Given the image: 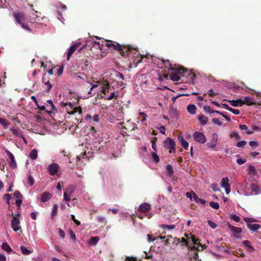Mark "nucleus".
Segmentation results:
<instances>
[{"instance_id": "obj_12", "label": "nucleus", "mask_w": 261, "mask_h": 261, "mask_svg": "<svg viewBox=\"0 0 261 261\" xmlns=\"http://www.w3.org/2000/svg\"><path fill=\"white\" fill-rule=\"evenodd\" d=\"M229 179L227 177L223 178L221 181V186L225 188L226 193L228 194L230 192V186L228 183Z\"/></svg>"}, {"instance_id": "obj_61", "label": "nucleus", "mask_w": 261, "mask_h": 261, "mask_svg": "<svg viewBox=\"0 0 261 261\" xmlns=\"http://www.w3.org/2000/svg\"><path fill=\"white\" fill-rule=\"evenodd\" d=\"M203 109L206 112L212 113L213 110L212 109L211 107L208 106H205L203 107Z\"/></svg>"}, {"instance_id": "obj_62", "label": "nucleus", "mask_w": 261, "mask_h": 261, "mask_svg": "<svg viewBox=\"0 0 261 261\" xmlns=\"http://www.w3.org/2000/svg\"><path fill=\"white\" fill-rule=\"evenodd\" d=\"M14 196L16 197V198H17V199H20V198H21L22 197V196L21 194L18 191H16L15 192V193L14 194Z\"/></svg>"}, {"instance_id": "obj_26", "label": "nucleus", "mask_w": 261, "mask_h": 261, "mask_svg": "<svg viewBox=\"0 0 261 261\" xmlns=\"http://www.w3.org/2000/svg\"><path fill=\"white\" fill-rule=\"evenodd\" d=\"M248 171V174L252 176L256 175L257 173V170H256L255 167L252 165L249 166Z\"/></svg>"}, {"instance_id": "obj_40", "label": "nucleus", "mask_w": 261, "mask_h": 261, "mask_svg": "<svg viewBox=\"0 0 261 261\" xmlns=\"http://www.w3.org/2000/svg\"><path fill=\"white\" fill-rule=\"evenodd\" d=\"M251 128H252V129L250 130V129H248L247 130V131L246 132V133L248 134V135H250V134H252L253 133L254 131L255 130H257L259 128V127L255 125H251Z\"/></svg>"}, {"instance_id": "obj_29", "label": "nucleus", "mask_w": 261, "mask_h": 261, "mask_svg": "<svg viewBox=\"0 0 261 261\" xmlns=\"http://www.w3.org/2000/svg\"><path fill=\"white\" fill-rule=\"evenodd\" d=\"M196 107L193 104L188 106L187 110L188 112L191 114H195L196 113Z\"/></svg>"}, {"instance_id": "obj_49", "label": "nucleus", "mask_w": 261, "mask_h": 261, "mask_svg": "<svg viewBox=\"0 0 261 261\" xmlns=\"http://www.w3.org/2000/svg\"><path fill=\"white\" fill-rule=\"evenodd\" d=\"M230 219L234 220L237 222H239L240 221V217L236 214L231 215L230 217Z\"/></svg>"}, {"instance_id": "obj_54", "label": "nucleus", "mask_w": 261, "mask_h": 261, "mask_svg": "<svg viewBox=\"0 0 261 261\" xmlns=\"http://www.w3.org/2000/svg\"><path fill=\"white\" fill-rule=\"evenodd\" d=\"M212 122L215 124H217L219 126H221L222 125V122L218 118H213L212 119Z\"/></svg>"}, {"instance_id": "obj_37", "label": "nucleus", "mask_w": 261, "mask_h": 261, "mask_svg": "<svg viewBox=\"0 0 261 261\" xmlns=\"http://www.w3.org/2000/svg\"><path fill=\"white\" fill-rule=\"evenodd\" d=\"M38 156V152L37 150L33 149L32 150L30 153V158L32 160H35L37 158Z\"/></svg>"}, {"instance_id": "obj_27", "label": "nucleus", "mask_w": 261, "mask_h": 261, "mask_svg": "<svg viewBox=\"0 0 261 261\" xmlns=\"http://www.w3.org/2000/svg\"><path fill=\"white\" fill-rule=\"evenodd\" d=\"M243 101L244 102V104H246L248 106H252L256 104V103L253 101L251 98L247 96L244 97V99L243 100Z\"/></svg>"}, {"instance_id": "obj_34", "label": "nucleus", "mask_w": 261, "mask_h": 261, "mask_svg": "<svg viewBox=\"0 0 261 261\" xmlns=\"http://www.w3.org/2000/svg\"><path fill=\"white\" fill-rule=\"evenodd\" d=\"M99 240V238L97 236L92 237V238H91V239L89 240V244L90 245H95L98 243Z\"/></svg>"}, {"instance_id": "obj_13", "label": "nucleus", "mask_w": 261, "mask_h": 261, "mask_svg": "<svg viewBox=\"0 0 261 261\" xmlns=\"http://www.w3.org/2000/svg\"><path fill=\"white\" fill-rule=\"evenodd\" d=\"M42 82L46 86L47 92H49L53 86L50 84L48 75L46 73L43 74L42 79Z\"/></svg>"}, {"instance_id": "obj_21", "label": "nucleus", "mask_w": 261, "mask_h": 261, "mask_svg": "<svg viewBox=\"0 0 261 261\" xmlns=\"http://www.w3.org/2000/svg\"><path fill=\"white\" fill-rule=\"evenodd\" d=\"M51 194L48 192H43L41 194V200L43 202L48 201L51 198Z\"/></svg>"}, {"instance_id": "obj_18", "label": "nucleus", "mask_w": 261, "mask_h": 261, "mask_svg": "<svg viewBox=\"0 0 261 261\" xmlns=\"http://www.w3.org/2000/svg\"><path fill=\"white\" fill-rule=\"evenodd\" d=\"M81 45V43H77L76 44H75L73 45H72L68 51V54H67V59L68 61L70 59V57L71 56V55H72V54L74 53V51L76 50L77 49V48L79 47V46Z\"/></svg>"}, {"instance_id": "obj_3", "label": "nucleus", "mask_w": 261, "mask_h": 261, "mask_svg": "<svg viewBox=\"0 0 261 261\" xmlns=\"http://www.w3.org/2000/svg\"><path fill=\"white\" fill-rule=\"evenodd\" d=\"M60 105L63 108H66L67 113L70 115L74 114L77 112H79L80 114H82V109L81 107L73 108V106L71 102H61Z\"/></svg>"}, {"instance_id": "obj_48", "label": "nucleus", "mask_w": 261, "mask_h": 261, "mask_svg": "<svg viewBox=\"0 0 261 261\" xmlns=\"http://www.w3.org/2000/svg\"><path fill=\"white\" fill-rule=\"evenodd\" d=\"M163 63L165 65H166L167 64H169V69L171 70H175V69L172 66V65L169 62V61L168 60H163Z\"/></svg>"}, {"instance_id": "obj_60", "label": "nucleus", "mask_w": 261, "mask_h": 261, "mask_svg": "<svg viewBox=\"0 0 261 261\" xmlns=\"http://www.w3.org/2000/svg\"><path fill=\"white\" fill-rule=\"evenodd\" d=\"M207 223H208L209 226L213 229L216 228L217 226V225L215 223L213 222L212 221L208 220V221H207Z\"/></svg>"}, {"instance_id": "obj_24", "label": "nucleus", "mask_w": 261, "mask_h": 261, "mask_svg": "<svg viewBox=\"0 0 261 261\" xmlns=\"http://www.w3.org/2000/svg\"><path fill=\"white\" fill-rule=\"evenodd\" d=\"M229 229L234 233H240L242 231V229L241 227H237L233 226L229 224H228Z\"/></svg>"}, {"instance_id": "obj_58", "label": "nucleus", "mask_w": 261, "mask_h": 261, "mask_svg": "<svg viewBox=\"0 0 261 261\" xmlns=\"http://www.w3.org/2000/svg\"><path fill=\"white\" fill-rule=\"evenodd\" d=\"M251 189L252 190L255 192L256 194H258L259 192V188L257 186L254 185V184L252 185Z\"/></svg>"}, {"instance_id": "obj_16", "label": "nucleus", "mask_w": 261, "mask_h": 261, "mask_svg": "<svg viewBox=\"0 0 261 261\" xmlns=\"http://www.w3.org/2000/svg\"><path fill=\"white\" fill-rule=\"evenodd\" d=\"M38 14H40L41 13L35 11V13L31 16L30 20L32 23H40V21L42 19V18L39 16Z\"/></svg>"}, {"instance_id": "obj_45", "label": "nucleus", "mask_w": 261, "mask_h": 261, "mask_svg": "<svg viewBox=\"0 0 261 261\" xmlns=\"http://www.w3.org/2000/svg\"><path fill=\"white\" fill-rule=\"evenodd\" d=\"M211 188L215 192H218L220 191L218 185L217 183H213L211 185Z\"/></svg>"}, {"instance_id": "obj_15", "label": "nucleus", "mask_w": 261, "mask_h": 261, "mask_svg": "<svg viewBox=\"0 0 261 261\" xmlns=\"http://www.w3.org/2000/svg\"><path fill=\"white\" fill-rule=\"evenodd\" d=\"M182 69H178L176 70L174 72L170 75V79L172 81L177 82L180 80L181 76V71Z\"/></svg>"}, {"instance_id": "obj_39", "label": "nucleus", "mask_w": 261, "mask_h": 261, "mask_svg": "<svg viewBox=\"0 0 261 261\" xmlns=\"http://www.w3.org/2000/svg\"><path fill=\"white\" fill-rule=\"evenodd\" d=\"M189 247V248H191V249L193 251H199L200 250H202L204 248V247H205L206 246H197L198 247L196 249V246H187Z\"/></svg>"}, {"instance_id": "obj_20", "label": "nucleus", "mask_w": 261, "mask_h": 261, "mask_svg": "<svg viewBox=\"0 0 261 261\" xmlns=\"http://www.w3.org/2000/svg\"><path fill=\"white\" fill-rule=\"evenodd\" d=\"M115 77L118 81V84L120 86L124 85L123 81L124 80V77L123 75L121 73L117 71L115 72Z\"/></svg>"}, {"instance_id": "obj_2", "label": "nucleus", "mask_w": 261, "mask_h": 261, "mask_svg": "<svg viewBox=\"0 0 261 261\" xmlns=\"http://www.w3.org/2000/svg\"><path fill=\"white\" fill-rule=\"evenodd\" d=\"M172 238H166L165 237H162L158 234H148L147 235V240L148 243L155 244H163V245H170V241Z\"/></svg>"}, {"instance_id": "obj_63", "label": "nucleus", "mask_w": 261, "mask_h": 261, "mask_svg": "<svg viewBox=\"0 0 261 261\" xmlns=\"http://www.w3.org/2000/svg\"><path fill=\"white\" fill-rule=\"evenodd\" d=\"M237 162L239 165H242L246 162V160L245 159L240 158L237 159Z\"/></svg>"}, {"instance_id": "obj_55", "label": "nucleus", "mask_w": 261, "mask_h": 261, "mask_svg": "<svg viewBox=\"0 0 261 261\" xmlns=\"http://www.w3.org/2000/svg\"><path fill=\"white\" fill-rule=\"evenodd\" d=\"M230 136L231 138L234 137L235 139L237 140H239L241 139L240 135L237 132H234L232 134H231Z\"/></svg>"}, {"instance_id": "obj_64", "label": "nucleus", "mask_w": 261, "mask_h": 261, "mask_svg": "<svg viewBox=\"0 0 261 261\" xmlns=\"http://www.w3.org/2000/svg\"><path fill=\"white\" fill-rule=\"evenodd\" d=\"M28 184L31 186H32L34 184V180L32 176H29L28 177Z\"/></svg>"}, {"instance_id": "obj_43", "label": "nucleus", "mask_w": 261, "mask_h": 261, "mask_svg": "<svg viewBox=\"0 0 261 261\" xmlns=\"http://www.w3.org/2000/svg\"><path fill=\"white\" fill-rule=\"evenodd\" d=\"M157 141V138L154 137L151 140L152 148L155 151H157V148L156 146V142Z\"/></svg>"}, {"instance_id": "obj_42", "label": "nucleus", "mask_w": 261, "mask_h": 261, "mask_svg": "<svg viewBox=\"0 0 261 261\" xmlns=\"http://www.w3.org/2000/svg\"><path fill=\"white\" fill-rule=\"evenodd\" d=\"M156 246H150V251H149V252L148 253H147L146 252H145L146 255V257L147 258H150L152 257V252L153 251H154V248Z\"/></svg>"}, {"instance_id": "obj_9", "label": "nucleus", "mask_w": 261, "mask_h": 261, "mask_svg": "<svg viewBox=\"0 0 261 261\" xmlns=\"http://www.w3.org/2000/svg\"><path fill=\"white\" fill-rule=\"evenodd\" d=\"M59 169V165L56 163H53L48 165V171L50 175L54 176L57 173Z\"/></svg>"}, {"instance_id": "obj_14", "label": "nucleus", "mask_w": 261, "mask_h": 261, "mask_svg": "<svg viewBox=\"0 0 261 261\" xmlns=\"http://www.w3.org/2000/svg\"><path fill=\"white\" fill-rule=\"evenodd\" d=\"M13 16L15 19L16 21L19 24L22 23L25 21L24 14L22 12L14 13Z\"/></svg>"}, {"instance_id": "obj_19", "label": "nucleus", "mask_w": 261, "mask_h": 261, "mask_svg": "<svg viewBox=\"0 0 261 261\" xmlns=\"http://www.w3.org/2000/svg\"><path fill=\"white\" fill-rule=\"evenodd\" d=\"M151 208L150 205L148 203H142L139 207L138 210L143 213H145L149 211Z\"/></svg>"}, {"instance_id": "obj_30", "label": "nucleus", "mask_w": 261, "mask_h": 261, "mask_svg": "<svg viewBox=\"0 0 261 261\" xmlns=\"http://www.w3.org/2000/svg\"><path fill=\"white\" fill-rule=\"evenodd\" d=\"M166 169L167 176L169 177L172 176L173 175V169L172 166L171 165L168 164L166 166Z\"/></svg>"}, {"instance_id": "obj_33", "label": "nucleus", "mask_w": 261, "mask_h": 261, "mask_svg": "<svg viewBox=\"0 0 261 261\" xmlns=\"http://www.w3.org/2000/svg\"><path fill=\"white\" fill-rule=\"evenodd\" d=\"M219 250L222 252V253L229 254L230 251L229 248L225 247V246H218Z\"/></svg>"}, {"instance_id": "obj_23", "label": "nucleus", "mask_w": 261, "mask_h": 261, "mask_svg": "<svg viewBox=\"0 0 261 261\" xmlns=\"http://www.w3.org/2000/svg\"><path fill=\"white\" fill-rule=\"evenodd\" d=\"M10 130L13 133V134L17 137L20 138L21 137H22V135H23V132L20 130L19 128H13Z\"/></svg>"}, {"instance_id": "obj_17", "label": "nucleus", "mask_w": 261, "mask_h": 261, "mask_svg": "<svg viewBox=\"0 0 261 261\" xmlns=\"http://www.w3.org/2000/svg\"><path fill=\"white\" fill-rule=\"evenodd\" d=\"M186 237L187 238V245H188V244L191 242L193 243V245H202L200 243L197 242L198 239L194 236L190 234V236L186 235Z\"/></svg>"}, {"instance_id": "obj_28", "label": "nucleus", "mask_w": 261, "mask_h": 261, "mask_svg": "<svg viewBox=\"0 0 261 261\" xmlns=\"http://www.w3.org/2000/svg\"><path fill=\"white\" fill-rule=\"evenodd\" d=\"M111 92V95L109 96H106V97H105V99H107L108 100H111L113 98H115V99L117 98V97L118 96V92H115V91H111V92Z\"/></svg>"}, {"instance_id": "obj_53", "label": "nucleus", "mask_w": 261, "mask_h": 261, "mask_svg": "<svg viewBox=\"0 0 261 261\" xmlns=\"http://www.w3.org/2000/svg\"><path fill=\"white\" fill-rule=\"evenodd\" d=\"M3 250L7 251L8 253H11L12 249L11 248L10 246H1Z\"/></svg>"}, {"instance_id": "obj_35", "label": "nucleus", "mask_w": 261, "mask_h": 261, "mask_svg": "<svg viewBox=\"0 0 261 261\" xmlns=\"http://www.w3.org/2000/svg\"><path fill=\"white\" fill-rule=\"evenodd\" d=\"M21 250L23 254L28 255L32 253V250L27 249L24 246H21Z\"/></svg>"}, {"instance_id": "obj_44", "label": "nucleus", "mask_w": 261, "mask_h": 261, "mask_svg": "<svg viewBox=\"0 0 261 261\" xmlns=\"http://www.w3.org/2000/svg\"><path fill=\"white\" fill-rule=\"evenodd\" d=\"M151 158H152V160L155 163H158L159 162V161H160L159 157L156 153H155L154 152H151Z\"/></svg>"}, {"instance_id": "obj_41", "label": "nucleus", "mask_w": 261, "mask_h": 261, "mask_svg": "<svg viewBox=\"0 0 261 261\" xmlns=\"http://www.w3.org/2000/svg\"><path fill=\"white\" fill-rule=\"evenodd\" d=\"M10 162L9 163L10 166L13 169L16 168L17 167V164H16V162L15 160L14 156H13L11 158H10Z\"/></svg>"}, {"instance_id": "obj_47", "label": "nucleus", "mask_w": 261, "mask_h": 261, "mask_svg": "<svg viewBox=\"0 0 261 261\" xmlns=\"http://www.w3.org/2000/svg\"><path fill=\"white\" fill-rule=\"evenodd\" d=\"M97 219L99 222L103 223L104 226L106 225L107 222L105 217L99 216L97 217Z\"/></svg>"}, {"instance_id": "obj_7", "label": "nucleus", "mask_w": 261, "mask_h": 261, "mask_svg": "<svg viewBox=\"0 0 261 261\" xmlns=\"http://www.w3.org/2000/svg\"><path fill=\"white\" fill-rule=\"evenodd\" d=\"M193 136L195 141L201 144H204L206 141V137L202 132H195Z\"/></svg>"}, {"instance_id": "obj_11", "label": "nucleus", "mask_w": 261, "mask_h": 261, "mask_svg": "<svg viewBox=\"0 0 261 261\" xmlns=\"http://www.w3.org/2000/svg\"><path fill=\"white\" fill-rule=\"evenodd\" d=\"M218 140V137L216 133L212 135V138L210 142L207 143L206 145L210 149H214L217 146V143Z\"/></svg>"}, {"instance_id": "obj_38", "label": "nucleus", "mask_w": 261, "mask_h": 261, "mask_svg": "<svg viewBox=\"0 0 261 261\" xmlns=\"http://www.w3.org/2000/svg\"><path fill=\"white\" fill-rule=\"evenodd\" d=\"M91 43L93 47H95L96 48H99L100 50L102 49V48L104 46V44H101L100 43L96 41H93Z\"/></svg>"}, {"instance_id": "obj_4", "label": "nucleus", "mask_w": 261, "mask_h": 261, "mask_svg": "<svg viewBox=\"0 0 261 261\" xmlns=\"http://www.w3.org/2000/svg\"><path fill=\"white\" fill-rule=\"evenodd\" d=\"M175 142L170 137H167L163 142L164 147L167 149H169V152L171 153L175 152Z\"/></svg>"}, {"instance_id": "obj_59", "label": "nucleus", "mask_w": 261, "mask_h": 261, "mask_svg": "<svg viewBox=\"0 0 261 261\" xmlns=\"http://www.w3.org/2000/svg\"><path fill=\"white\" fill-rule=\"evenodd\" d=\"M207 94L211 97H214V96L218 95V93L215 92L213 89H210L208 91Z\"/></svg>"}, {"instance_id": "obj_57", "label": "nucleus", "mask_w": 261, "mask_h": 261, "mask_svg": "<svg viewBox=\"0 0 261 261\" xmlns=\"http://www.w3.org/2000/svg\"><path fill=\"white\" fill-rule=\"evenodd\" d=\"M139 116L142 117V119L141 120V121L144 122L146 120L147 115L144 112H139Z\"/></svg>"}, {"instance_id": "obj_31", "label": "nucleus", "mask_w": 261, "mask_h": 261, "mask_svg": "<svg viewBox=\"0 0 261 261\" xmlns=\"http://www.w3.org/2000/svg\"><path fill=\"white\" fill-rule=\"evenodd\" d=\"M198 119L200 123L202 125H205L207 122L208 118L202 114L199 115L198 116Z\"/></svg>"}, {"instance_id": "obj_8", "label": "nucleus", "mask_w": 261, "mask_h": 261, "mask_svg": "<svg viewBox=\"0 0 261 261\" xmlns=\"http://www.w3.org/2000/svg\"><path fill=\"white\" fill-rule=\"evenodd\" d=\"M179 69H182V70L181 71V76L188 77L192 81H194L195 79L196 75L191 71H189L187 69H185L182 67H181Z\"/></svg>"}, {"instance_id": "obj_32", "label": "nucleus", "mask_w": 261, "mask_h": 261, "mask_svg": "<svg viewBox=\"0 0 261 261\" xmlns=\"http://www.w3.org/2000/svg\"><path fill=\"white\" fill-rule=\"evenodd\" d=\"M58 206L57 204H54L51 213V218L54 219V217L57 215Z\"/></svg>"}, {"instance_id": "obj_6", "label": "nucleus", "mask_w": 261, "mask_h": 261, "mask_svg": "<svg viewBox=\"0 0 261 261\" xmlns=\"http://www.w3.org/2000/svg\"><path fill=\"white\" fill-rule=\"evenodd\" d=\"M19 215L20 214L18 213L16 216H13L11 221L12 228L15 231H17L21 229L19 219L17 217V216H19Z\"/></svg>"}, {"instance_id": "obj_5", "label": "nucleus", "mask_w": 261, "mask_h": 261, "mask_svg": "<svg viewBox=\"0 0 261 261\" xmlns=\"http://www.w3.org/2000/svg\"><path fill=\"white\" fill-rule=\"evenodd\" d=\"M244 220L247 223V227L252 232H255L260 228V225L256 223H252L251 219L249 218H244Z\"/></svg>"}, {"instance_id": "obj_51", "label": "nucleus", "mask_w": 261, "mask_h": 261, "mask_svg": "<svg viewBox=\"0 0 261 261\" xmlns=\"http://www.w3.org/2000/svg\"><path fill=\"white\" fill-rule=\"evenodd\" d=\"M247 144L246 141H241L238 142L236 144L237 147H243Z\"/></svg>"}, {"instance_id": "obj_56", "label": "nucleus", "mask_w": 261, "mask_h": 261, "mask_svg": "<svg viewBox=\"0 0 261 261\" xmlns=\"http://www.w3.org/2000/svg\"><path fill=\"white\" fill-rule=\"evenodd\" d=\"M175 227V226L174 225H162V228H164V229H165V228H168L170 230H172L173 229H174Z\"/></svg>"}, {"instance_id": "obj_52", "label": "nucleus", "mask_w": 261, "mask_h": 261, "mask_svg": "<svg viewBox=\"0 0 261 261\" xmlns=\"http://www.w3.org/2000/svg\"><path fill=\"white\" fill-rule=\"evenodd\" d=\"M47 102L50 105V107H51V108L53 111H55V112H57V109L56 108V107L53 103V101L51 99L47 100Z\"/></svg>"}, {"instance_id": "obj_36", "label": "nucleus", "mask_w": 261, "mask_h": 261, "mask_svg": "<svg viewBox=\"0 0 261 261\" xmlns=\"http://www.w3.org/2000/svg\"><path fill=\"white\" fill-rule=\"evenodd\" d=\"M196 202H200L202 204H205L206 201L204 199L199 198L196 194H194V198L193 199Z\"/></svg>"}, {"instance_id": "obj_25", "label": "nucleus", "mask_w": 261, "mask_h": 261, "mask_svg": "<svg viewBox=\"0 0 261 261\" xmlns=\"http://www.w3.org/2000/svg\"><path fill=\"white\" fill-rule=\"evenodd\" d=\"M229 102L230 105L233 107H241L244 105V102L240 99L231 100Z\"/></svg>"}, {"instance_id": "obj_46", "label": "nucleus", "mask_w": 261, "mask_h": 261, "mask_svg": "<svg viewBox=\"0 0 261 261\" xmlns=\"http://www.w3.org/2000/svg\"><path fill=\"white\" fill-rule=\"evenodd\" d=\"M210 205L213 208L218 210L219 208V204L218 202L212 201L210 203Z\"/></svg>"}, {"instance_id": "obj_10", "label": "nucleus", "mask_w": 261, "mask_h": 261, "mask_svg": "<svg viewBox=\"0 0 261 261\" xmlns=\"http://www.w3.org/2000/svg\"><path fill=\"white\" fill-rule=\"evenodd\" d=\"M112 89H114L113 87H111L110 83L107 81H105L102 82L101 86V92L106 95L107 93L110 92Z\"/></svg>"}, {"instance_id": "obj_1", "label": "nucleus", "mask_w": 261, "mask_h": 261, "mask_svg": "<svg viewBox=\"0 0 261 261\" xmlns=\"http://www.w3.org/2000/svg\"><path fill=\"white\" fill-rule=\"evenodd\" d=\"M106 46L109 48L111 50H114L120 52L121 56L127 58H129L134 50L137 51V48L131 46L129 45L120 44L117 42L111 40H106Z\"/></svg>"}, {"instance_id": "obj_22", "label": "nucleus", "mask_w": 261, "mask_h": 261, "mask_svg": "<svg viewBox=\"0 0 261 261\" xmlns=\"http://www.w3.org/2000/svg\"><path fill=\"white\" fill-rule=\"evenodd\" d=\"M178 140L180 143L181 146L185 149H188L189 146V143L182 136H178Z\"/></svg>"}, {"instance_id": "obj_50", "label": "nucleus", "mask_w": 261, "mask_h": 261, "mask_svg": "<svg viewBox=\"0 0 261 261\" xmlns=\"http://www.w3.org/2000/svg\"><path fill=\"white\" fill-rule=\"evenodd\" d=\"M194 194H196L194 192H187L186 195L187 198H190L191 200L194 198Z\"/></svg>"}]
</instances>
